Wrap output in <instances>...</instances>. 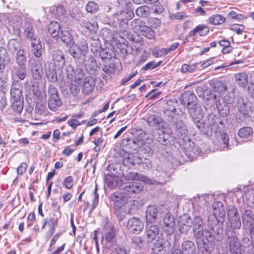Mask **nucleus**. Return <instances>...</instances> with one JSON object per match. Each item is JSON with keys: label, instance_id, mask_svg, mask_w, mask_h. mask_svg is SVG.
<instances>
[{"label": "nucleus", "instance_id": "1", "mask_svg": "<svg viewBox=\"0 0 254 254\" xmlns=\"http://www.w3.org/2000/svg\"><path fill=\"white\" fill-rule=\"evenodd\" d=\"M187 102V108L189 109V114L192 117V121L195 125L198 130L203 134H207L204 124L198 117L195 118L193 116L197 115L196 112L199 111V108L195 101L196 97L192 94L189 93Z\"/></svg>", "mask_w": 254, "mask_h": 254}, {"label": "nucleus", "instance_id": "2", "mask_svg": "<svg viewBox=\"0 0 254 254\" xmlns=\"http://www.w3.org/2000/svg\"><path fill=\"white\" fill-rule=\"evenodd\" d=\"M222 230L220 228H217L216 232L214 231L213 233L208 229H203L202 231H201L202 233V239L200 240L202 241L203 247L206 252L208 253L211 252L213 250V248L208 247L207 243L204 241L203 238H205L208 241H210L213 239L220 241L222 238Z\"/></svg>", "mask_w": 254, "mask_h": 254}, {"label": "nucleus", "instance_id": "3", "mask_svg": "<svg viewBox=\"0 0 254 254\" xmlns=\"http://www.w3.org/2000/svg\"><path fill=\"white\" fill-rule=\"evenodd\" d=\"M228 224L233 230H239L241 227V221L237 208L234 206H229L227 209Z\"/></svg>", "mask_w": 254, "mask_h": 254}, {"label": "nucleus", "instance_id": "4", "mask_svg": "<svg viewBox=\"0 0 254 254\" xmlns=\"http://www.w3.org/2000/svg\"><path fill=\"white\" fill-rule=\"evenodd\" d=\"M208 101L215 102V106L220 116L223 117H227L230 112L228 104L225 103L224 100L216 94L211 95L208 98Z\"/></svg>", "mask_w": 254, "mask_h": 254}, {"label": "nucleus", "instance_id": "5", "mask_svg": "<svg viewBox=\"0 0 254 254\" xmlns=\"http://www.w3.org/2000/svg\"><path fill=\"white\" fill-rule=\"evenodd\" d=\"M171 249V244L165 240L158 238L153 243L152 251L153 254H168Z\"/></svg>", "mask_w": 254, "mask_h": 254}, {"label": "nucleus", "instance_id": "6", "mask_svg": "<svg viewBox=\"0 0 254 254\" xmlns=\"http://www.w3.org/2000/svg\"><path fill=\"white\" fill-rule=\"evenodd\" d=\"M226 243L231 254H242V245L239 238L235 234L228 237Z\"/></svg>", "mask_w": 254, "mask_h": 254}, {"label": "nucleus", "instance_id": "7", "mask_svg": "<svg viewBox=\"0 0 254 254\" xmlns=\"http://www.w3.org/2000/svg\"><path fill=\"white\" fill-rule=\"evenodd\" d=\"M243 227L250 231L251 236H254V215L250 210H245L242 215Z\"/></svg>", "mask_w": 254, "mask_h": 254}, {"label": "nucleus", "instance_id": "8", "mask_svg": "<svg viewBox=\"0 0 254 254\" xmlns=\"http://www.w3.org/2000/svg\"><path fill=\"white\" fill-rule=\"evenodd\" d=\"M171 134L172 130L170 128H158L156 130V133H155L154 137L161 144L166 145L170 142Z\"/></svg>", "mask_w": 254, "mask_h": 254}, {"label": "nucleus", "instance_id": "9", "mask_svg": "<svg viewBox=\"0 0 254 254\" xmlns=\"http://www.w3.org/2000/svg\"><path fill=\"white\" fill-rule=\"evenodd\" d=\"M159 233L158 226L152 223H147L145 228V240L147 243H151L157 236Z\"/></svg>", "mask_w": 254, "mask_h": 254}, {"label": "nucleus", "instance_id": "10", "mask_svg": "<svg viewBox=\"0 0 254 254\" xmlns=\"http://www.w3.org/2000/svg\"><path fill=\"white\" fill-rule=\"evenodd\" d=\"M174 217L170 213L166 214L163 219V229L167 235H171L175 230Z\"/></svg>", "mask_w": 254, "mask_h": 254}, {"label": "nucleus", "instance_id": "11", "mask_svg": "<svg viewBox=\"0 0 254 254\" xmlns=\"http://www.w3.org/2000/svg\"><path fill=\"white\" fill-rule=\"evenodd\" d=\"M192 227L193 236L197 240H201L203 230V221L199 216H195L192 220Z\"/></svg>", "mask_w": 254, "mask_h": 254}, {"label": "nucleus", "instance_id": "12", "mask_svg": "<svg viewBox=\"0 0 254 254\" xmlns=\"http://www.w3.org/2000/svg\"><path fill=\"white\" fill-rule=\"evenodd\" d=\"M214 216L218 223L222 224L225 220V211L222 202L216 201L213 203Z\"/></svg>", "mask_w": 254, "mask_h": 254}, {"label": "nucleus", "instance_id": "13", "mask_svg": "<svg viewBox=\"0 0 254 254\" xmlns=\"http://www.w3.org/2000/svg\"><path fill=\"white\" fill-rule=\"evenodd\" d=\"M110 198L114 202L115 209L123 208L127 202L128 197L122 192H117L111 194Z\"/></svg>", "mask_w": 254, "mask_h": 254}, {"label": "nucleus", "instance_id": "14", "mask_svg": "<svg viewBox=\"0 0 254 254\" xmlns=\"http://www.w3.org/2000/svg\"><path fill=\"white\" fill-rule=\"evenodd\" d=\"M179 229L181 233L187 234L192 227V220L187 215L180 217L178 222Z\"/></svg>", "mask_w": 254, "mask_h": 254}, {"label": "nucleus", "instance_id": "15", "mask_svg": "<svg viewBox=\"0 0 254 254\" xmlns=\"http://www.w3.org/2000/svg\"><path fill=\"white\" fill-rule=\"evenodd\" d=\"M238 111L236 113V118L240 121H243L246 118L250 117V107L241 100H239L237 105Z\"/></svg>", "mask_w": 254, "mask_h": 254}, {"label": "nucleus", "instance_id": "16", "mask_svg": "<svg viewBox=\"0 0 254 254\" xmlns=\"http://www.w3.org/2000/svg\"><path fill=\"white\" fill-rule=\"evenodd\" d=\"M127 228L130 232L138 234L142 231L143 224L139 218L132 217L128 220Z\"/></svg>", "mask_w": 254, "mask_h": 254}, {"label": "nucleus", "instance_id": "17", "mask_svg": "<svg viewBox=\"0 0 254 254\" xmlns=\"http://www.w3.org/2000/svg\"><path fill=\"white\" fill-rule=\"evenodd\" d=\"M54 64L58 68H61L65 63V59L63 52L59 49L55 50L52 53Z\"/></svg>", "mask_w": 254, "mask_h": 254}, {"label": "nucleus", "instance_id": "18", "mask_svg": "<svg viewBox=\"0 0 254 254\" xmlns=\"http://www.w3.org/2000/svg\"><path fill=\"white\" fill-rule=\"evenodd\" d=\"M11 100L23 99L21 83L18 80H14L12 84L10 90Z\"/></svg>", "mask_w": 254, "mask_h": 254}, {"label": "nucleus", "instance_id": "19", "mask_svg": "<svg viewBox=\"0 0 254 254\" xmlns=\"http://www.w3.org/2000/svg\"><path fill=\"white\" fill-rule=\"evenodd\" d=\"M126 178L127 180L139 181L149 185L155 184V183L154 180H151L148 177L139 174L138 173L130 172L127 175Z\"/></svg>", "mask_w": 254, "mask_h": 254}, {"label": "nucleus", "instance_id": "20", "mask_svg": "<svg viewBox=\"0 0 254 254\" xmlns=\"http://www.w3.org/2000/svg\"><path fill=\"white\" fill-rule=\"evenodd\" d=\"M125 190L128 193H138L143 189V186L138 182L129 183L124 188Z\"/></svg>", "mask_w": 254, "mask_h": 254}, {"label": "nucleus", "instance_id": "21", "mask_svg": "<svg viewBox=\"0 0 254 254\" xmlns=\"http://www.w3.org/2000/svg\"><path fill=\"white\" fill-rule=\"evenodd\" d=\"M195 247L194 243L190 240L184 241L182 244V254H195Z\"/></svg>", "mask_w": 254, "mask_h": 254}, {"label": "nucleus", "instance_id": "22", "mask_svg": "<svg viewBox=\"0 0 254 254\" xmlns=\"http://www.w3.org/2000/svg\"><path fill=\"white\" fill-rule=\"evenodd\" d=\"M116 236V231L114 228H109L107 229L104 236L103 237L102 242H105L106 244H112L114 242V239Z\"/></svg>", "mask_w": 254, "mask_h": 254}, {"label": "nucleus", "instance_id": "23", "mask_svg": "<svg viewBox=\"0 0 254 254\" xmlns=\"http://www.w3.org/2000/svg\"><path fill=\"white\" fill-rule=\"evenodd\" d=\"M95 85V81L91 76H88L84 78L83 85V91L86 94H90L93 90Z\"/></svg>", "mask_w": 254, "mask_h": 254}, {"label": "nucleus", "instance_id": "24", "mask_svg": "<svg viewBox=\"0 0 254 254\" xmlns=\"http://www.w3.org/2000/svg\"><path fill=\"white\" fill-rule=\"evenodd\" d=\"M158 210L156 207L152 205L147 207L146 211V219L147 223H152L156 219Z\"/></svg>", "mask_w": 254, "mask_h": 254}, {"label": "nucleus", "instance_id": "25", "mask_svg": "<svg viewBox=\"0 0 254 254\" xmlns=\"http://www.w3.org/2000/svg\"><path fill=\"white\" fill-rule=\"evenodd\" d=\"M123 143L128 146V148L134 150H136L138 148L141 147V142L138 141L137 139L135 137L124 139L123 140Z\"/></svg>", "mask_w": 254, "mask_h": 254}, {"label": "nucleus", "instance_id": "26", "mask_svg": "<svg viewBox=\"0 0 254 254\" xmlns=\"http://www.w3.org/2000/svg\"><path fill=\"white\" fill-rule=\"evenodd\" d=\"M181 145L183 146L187 155H191L194 148V143L188 137L184 136L180 142Z\"/></svg>", "mask_w": 254, "mask_h": 254}, {"label": "nucleus", "instance_id": "27", "mask_svg": "<svg viewBox=\"0 0 254 254\" xmlns=\"http://www.w3.org/2000/svg\"><path fill=\"white\" fill-rule=\"evenodd\" d=\"M49 33L52 37L56 39L59 38L60 32L61 31V25L57 21L51 22L48 26Z\"/></svg>", "mask_w": 254, "mask_h": 254}, {"label": "nucleus", "instance_id": "28", "mask_svg": "<svg viewBox=\"0 0 254 254\" xmlns=\"http://www.w3.org/2000/svg\"><path fill=\"white\" fill-rule=\"evenodd\" d=\"M59 38L66 46H71L74 42L73 37L68 31H61Z\"/></svg>", "mask_w": 254, "mask_h": 254}, {"label": "nucleus", "instance_id": "29", "mask_svg": "<svg viewBox=\"0 0 254 254\" xmlns=\"http://www.w3.org/2000/svg\"><path fill=\"white\" fill-rule=\"evenodd\" d=\"M31 52L36 58H40L42 54V47L40 39L31 42Z\"/></svg>", "mask_w": 254, "mask_h": 254}, {"label": "nucleus", "instance_id": "30", "mask_svg": "<svg viewBox=\"0 0 254 254\" xmlns=\"http://www.w3.org/2000/svg\"><path fill=\"white\" fill-rule=\"evenodd\" d=\"M33 78L36 80H40L43 74V69L41 64L37 63L33 64L31 68Z\"/></svg>", "mask_w": 254, "mask_h": 254}, {"label": "nucleus", "instance_id": "31", "mask_svg": "<svg viewBox=\"0 0 254 254\" xmlns=\"http://www.w3.org/2000/svg\"><path fill=\"white\" fill-rule=\"evenodd\" d=\"M235 80L240 87H245L249 81L248 74L246 72L237 73L235 75Z\"/></svg>", "mask_w": 254, "mask_h": 254}, {"label": "nucleus", "instance_id": "32", "mask_svg": "<svg viewBox=\"0 0 254 254\" xmlns=\"http://www.w3.org/2000/svg\"><path fill=\"white\" fill-rule=\"evenodd\" d=\"M62 101L59 96L57 97H50L48 98V105L49 108L52 110L55 111L61 106Z\"/></svg>", "mask_w": 254, "mask_h": 254}, {"label": "nucleus", "instance_id": "33", "mask_svg": "<svg viewBox=\"0 0 254 254\" xmlns=\"http://www.w3.org/2000/svg\"><path fill=\"white\" fill-rule=\"evenodd\" d=\"M209 31L208 27L204 25H199L195 27L193 30L189 32L190 36H194L197 33H199L200 36H203L206 35Z\"/></svg>", "mask_w": 254, "mask_h": 254}, {"label": "nucleus", "instance_id": "34", "mask_svg": "<svg viewBox=\"0 0 254 254\" xmlns=\"http://www.w3.org/2000/svg\"><path fill=\"white\" fill-rule=\"evenodd\" d=\"M46 74L50 82L55 83L57 81V74L55 66L49 65L48 69L46 68Z\"/></svg>", "mask_w": 254, "mask_h": 254}, {"label": "nucleus", "instance_id": "35", "mask_svg": "<svg viewBox=\"0 0 254 254\" xmlns=\"http://www.w3.org/2000/svg\"><path fill=\"white\" fill-rule=\"evenodd\" d=\"M13 72L21 80H24L27 76L26 66L17 65L14 66Z\"/></svg>", "mask_w": 254, "mask_h": 254}, {"label": "nucleus", "instance_id": "36", "mask_svg": "<svg viewBox=\"0 0 254 254\" xmlns=\"http://www.w3.org/2000/svg\"><path fill=\"white\" fill-rule=\"evenodd\" d=\"M175 110L174 106H172L171 109H166L164 111V114L166 119L172 124L175 123L176 121Z\"/></svg>", "mask_w": 254, "mask_h": 254}, {"label": "nucleus", "instance_id": "37", "mask_svg": "<svg viewBox=\"0 0 254 254\" xmlns=\"http://www.w3.org/2000/svg\"><path fill=\"white\" fill-rule=\"evenodd\" d=\"M162 121V119L160 117L155 115H151L147 118V122L150 126L158 128L161 126Z\"/></svg>", "mask_w": 254, "mask_h": 254}, {"label": "nucleus", "instance_id": "38", "mask_svg": "<svg viewBox=\"0 0 254 254\" xmlns=\"http://www.w3.org/2000/svg\"><path fill=\"white\" fill-rule=\"evenodd\" d=\"M26 60L25 51L22 49H19L16 56V62L17 65L26 66Z\"/></svg>", "mask_w": 254, "mask_h": 254}, {"label": "nucleus", "instance_id": "39", "mask_svg": "<svg viewBox=\"0 0 254 254\" xmlns=\"http://www.w3.org/2000/svg\"><path fill=\"white\" fill-rule=\"evenodd\" d=\"M138 30L142 33V35L148 39H151L155 37L154 31L148 26L144 25H139Z\"/></svg>", "mask_w": 254, "mask_h": 254}, {"label": "nucleus", "instance_id": "40", "mask_svg": "<svg viewBox=\"0 0 254 254\" xmlns=\"http://www.w3.org/2000/svg\"><path fill=\"white\" fill-rule=\"evenodd\" d=\"M175 125L176 130L178 133L181 135H186L188 130L187 126L185 123H184L181 120H176L175 123H173Z\"/></svg>", "mask_w": 254, "mask_h": 254}, {"label": "nucleus", "instance_id": "41", "mask_svg": "<svg viewBox=\"0 0 254 254\" xmlns=\"http://www.w3.org/2000/svg\"><path fill=\"white\" fill-rule=\"evenodd\" d=\"M12 110L18 114L20 113L23 108V99L11 100Z\"/></svg>", "mask_w": 254, "mask_h": 254}, {"label": "nucleus", "instance_id": "42", "mask_svg": "<svg viewBox=\"0 0 254 254\" xmlns=\"http://www.w3.org/2000/svg\"><path fill=\"white\" fill-rule=\"evenodd\" d=\"M8 50L13 53L17 51L19 49H21V44L17 39H12L8 42Z\"/></svg>", "mask_w": 254, "mask_h": 254}, {"label": "nucleus", "instance_id": "43", "mask_svg": "<svg viewBox=\"0 0 254 254\" xmlns=\"http://www.w3.org/2000/svg\"><path fill=\"white\" fill-rule=\"evenodd\" d=\"M225 21V17L218 14L213 15L208 19V22L213 25H219L224 23Z\"/></svg>", "mask_w": 254, "mask_h": 254}, {"label": "nucleus", "instance_id": "44", "mask_svg": "<svg viewBox=\"0 0 254 254\" xmlns=\"http://www.w3.org/2000/svg\"><path fill=\"white\" fill-rule=\"evenodd\" d=\"M101 44L97 40H93L91 43V51L95 55H98L99 52L101 50Z\"/></svg>", "mask_w": 254, "mask_h": 254}, {"label": "nucleus", "instance_id": "45", "mask_svg": "<svg viewBox=\"0 0 254 254\" xmlns=\"http://www.w3.org/2000/svg\"><path fill=\"white\" fill-rule=\"evenodd\" d=\"M77 47L81 53V55L83 56H85L88 52V45L87 42L83 39L79 41Z\"/></svg>", "mask_w": 254, "mask_h": 254}, {"label": "nucleus", "instance_id": "46", "mask_svg": "<svg viewBox=\"0 0 254 254\" xmlns=\"http://www.w3.org/2000/svg\"><path fill=\"white\" fill-rule=\"evenodd\" d=\"M84 63L85 66L90 69H94L97 67L96 61L93 57H89L87 59H85Z\"/></svg>", "mask_w": 254, "mask_h": 254}, {"label": "nucleus", "instance_id": "47", "mask_svg": "<svg viewBox=\"0 0 254 254\" xmlns=\"http://www.w3.org/2000/svg\"><path fill=\"white\" fill-rule=\"evenodd\" d=\"M149 7L143 5L138 7L135 11L136 14L139 17H146L149 14Z\"/></svg>", "mask_w": 254, "mask_h": 254}, {"label": "nucleus", "instance_id": "48", "mask_svg": "<svg viewBox=\"0 0 254 254\" xmlns=\"http://www.w3.org/2000/svg\"><path fill=\"white\" fill-rule=\"evenodd\" d=\"M24 33L27 38L30 39L32 42L38 39L35 34L33 28L31 26H28L25 29Z\"/></svg>", "mask_w": 254, "mask_h": 254}, {"label": "nucleus", "instance_id": "49", "mask_svg": "<svg viewBox=\"0 0 254 254\" xmlns=\"http://www.w3.org/2000/svg\"><path fill=\"white\" fill-rule=\"evenodd\" d=\"M219 44L221 47L223 48L222 50L223 54H228L232 51V48L230 46V43L229 41L223 40L220 41Z\"/></svg>", "mask_w": 254, "mask_h": 254}, {"label": "nucleus", "instance_id": "50", "mask_svg": "<svg viewBox=\"0 0 254 254\" xmlns=\"http://www.w3.org/2000/svg\"><path fill=\"white\" fill-rule=\"evenodd\" d=\"M253 133V129L250 127H242L239 129L238 134L242 138L247 137Z\"/></svg>", "mask_w": 254, "mask_h": 254}, {"label": "nucleus", "instance_id": "51", "mask_svg": "<svg viewBox=\"0 0 254 254\" xmlns=\"http://www.w3.org/2000/svg\"><path fill=\"white\" fill-rule=\"evenodd\" d=\"M69 89L73 96H76L80 91V82L71 81Z\"/></svg>", "mask_w": 254, "mask_h": 254}, {"label": "nucleus", "instance_id": "52", "mask_svg": "<svg viewBox=\"0 0 254 254\" xmlns=\"http://www.w3.org/2000/svg\"><path fill=\"white\" fill-rule=\"evenodd\" d=\"M67 47L69 48V52L73 58H78L80 57L81 53L79 50L77 46L75 45L74 43L71 46Z\"/></svg>", "mask_w": 254, "mask_h": 254}, {"label": "nucleus", "instance_id": "53", "mask_svg": "<svg viewBox=\"0 0 254 254\" xmlns=\"http://www.w3.org/2000/svg\"><path fill=\"white\" fill-rule=\"evenodd\" d=\"M58 219L54 218H51L49 221L47 222V225L49 226L50 230L48 232V234L50 236L53 235L55 232V226L57 224Z\"/></svg>", "mask_w": 254, "mask_h": 254}, {"label": "nucleus", "instance_id": "54", "mask_svg": "<svg viewBox=\"0 0 254 254\" xmlns=\"http://www.w3.org/2000/svg\"><path fill=\"white\" fill-rule=\"evenodd\" d=\"M98 9V5L93 2L89 1L86 5V10L90 13H95Z\"/></svg>", "mask_w": 254, "mask_h": 254}, {"label": "nucleus", "instance_id": "55", "mask_svg": "<svg viewBox=\"0 0 254 254\" xmlns=\"http://www.w3.org/2000/svg\"><path fill=\"white\" fill-rule=\"evenodd\" d=\"M102 69L107 74H114L116 70L115 65L113 64L104 65L102 67Z\"/></svg>", "mask_w": 254, "mask_h": 254}, {"label": "nucleus", "instance_id": "56", "mask_svg": "<svg viewBox=\"0 0 254 254\" xmlns=\"http://www.w3.org/2000/svg\"><path fill=\"white\" fill-rule=\"evenodd\" d=\"M148 135L144 131L141 130L135 137L137 139L138 141L141 143V146L145 145L146 143V140L148 139Z\"/></svg>", "mask_w": 254, "mask_h": 254}, {"label": "nucleus", "instance_id": "57", "mask_svg": "<svg viewBox=\"0 0 254 254\" xmlns=\"http://www.w3.org/2000/svg\"><path fill=\"white\" fill-rule=\"evenodd\" d=\"M106 183L108 187L115 188L118 186V179L116 177L109 176L106 179Z\"/></svg>", "mask_w": 254, "mask_h": 254}, {"label": "nucleus", "instance_id": "58", "mask_svg": "<svg viewBox=\"0 0 254 254\" xmlns=\"http://www.w3.org/2000/svg\"><path fill=\"white\" fill-rule=\"evenodd\" d=\"M10 58L8 56L6 50L2 47H0V62H10Z\"/></svg>", "mask_w": 254, "mask_h": 254}, {"label": "nucleus", "instance_id": "59", "mask_svg": "<svg viewBox=\"0 0 254 254\" xmlns=\"http://www.w3.org/2000/svg\"><path fill=\"white\" fill-rule=\"evenodd\" d=\"M196 69L195 64L189 65L183 64L181 67V71L183 73H191Z\"/></svg>", "mask_w": 254, "mask_h": 254}, {"label": "nucleus", "instance_id": "60", "mask_svg": "<svg viewBox=\"0 0 254 254\" xmlns=\"http://www.w3.org/2000/svg\"><path fill=\"white\" fill-rule=\"evenodd\" d=\"M221 139L223 141L222 149H231V145L229 144V137L227 133H224L221 134Z\"/></svg>", "mask_w": 254, "mask_h": 254}, {"label": "nucleus", "instance_id": "61", "mask_svg": "<svg viewBox=\"0 0 254 254\" xmlns=\"http://www.w3.org/2000/svg\"><path fill=\"white\" fill-rule=\"evenodd\" d=\"M83 78V73L82 70L80 68H76L74 72V76H73V79H71L73 81L78 82L80 83L81 82L80 81Z\"/></svg>", "mask_w": 254, "mask_h": 254}, {"label": "nucleus", "instance_id": "62", "mask_svg": "<svg viewBox=\"0 0 254 254\" xmlns=\"http://www.w3.org/2000/svg\"><path fill=\"white\" fill-rule=\"evenodd\" d=\"M125 206L123 208L115 209V214L119 218L120 220H123L126 216L127 213L125 211Z\"/></svg>", "mask_w": 254, "mask_h": 254}, {"label": "nucleus", "instance_id": "63", "mask_svg": "<svg viewBox=\"0 0 254 254\" xmlns=\"http://www.w3.org/2000/svg\"><path fill=\"white\" fill-rule=\"evenodd\" d=\"M65 71L66 74V76L70 79H73V76H74V72L75 70L71 65H68L66 66Z\"/></svg>", "mask_w": 254, "mask_h": 254}, {"label": "nucleus", "instance_id": "64", "mask_svg": "<svg viewBox=\"0 0 254 254\" xmlns=\"http://www.w3.org/2000/svg\"><path fill=\"white\" fill-rule=\"evenodd\" d=\"M133 244L138 248H141L143 247V243L142 238L140 237L135 236L132 239Z\"/></svg>", "mask_w": 254, "mask_h": 254}]
</instances>
